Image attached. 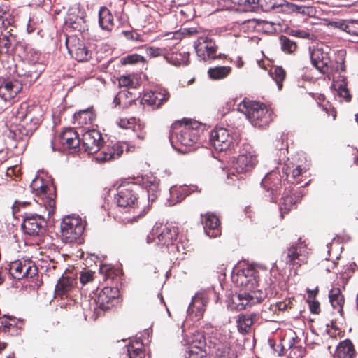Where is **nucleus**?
I'll use <instances>...</instances> for the list:
<instances>
[{"label":"nucleus","instance_id":"f257e3e1","mask_svg":"<svg viewBox=\"0 0 358 358\" xmlns=\"http://www.w3.org/2000/svg\"><path fill=\"white\" fill-rule=\"evenodd\" d=\"M204 131V126L200 122L185 120H178L171 124L169 138L176 148L192 147L196 144Z\"/></svg>","mask_w":358,"mask_h":358},{"label":"nucleus","instance_id":"f03ea898","mask_svg":"<svg viewBox=\"0 0 358 358\" xmlns=\"http://www.w3.org/2000/svg\"><path fill=\"white\" fill-rule=\"evenodd\" d=\"M140 189L141 187L134 182H124L118 187L115 196L117 206L133 213L134 219L143 216L149 210L145 201L139 199L138 192Z\"/></svg>","mask_w":358,"mask_h":358},{"label":"nucleus","instance_id":"7ed1b4c3","mask_svg":"<svg viewBox=\"0 0 358 358\" xmlns=\"http://www.w3.org/2000/svg\"><path fill=\"white\" fill-rule=\"evenodd\" d=\"M238 110L255 127L266 128L273 121V111L264 103L244 99L238 105Z\"/></svg>","mask_w":358,"mask_h":358},{"label":"nucleus","instance_id":"20e7f679","mask_svg":"<svg viewBox=\"0 0 358 358\" xmlns=\"http://www.w3.org/2000/svg\"><path fill=\"white\" fill-rule=\"evenodd\" d=\"M311 64L315 69L329 78L338 71H345L344 60L338 63L331 59L330 53L322 48H313L310 50Z\"/></svg>","mask_w":358,"mask_h":358},{"label":"nucleus","instance_id":"39448f33","mask_svg":"<svg viewBox=\"0 0 358 358\" xmlns=\"http://www.w3.org/2000/svg\"><path fill=\"white\" fill-rule=\"evenodd\" d=\"M178 235V227L170 224L157 223L147 237L148 243H153L160 248H167L173 245Z\"/></svg>","mask_w":358,"mask_h":358},{"label":"nucleus","instance_id":"423d86ee","mask_svg":"<svg viewBox=\"0 0 358 358\" xmlns=\"http://www.w3.org/2000/svg\"><path fill=\"white\" fill-rule=\"evenodd\" d=\"M31 188L36 196L41 199L48 215L54 213L55 209L56 189L50 181L36 176L31 183Z\"/></svg>","mask_w":358,"mask_h":358},{"label":"nucleus","instance_id":"0eeeda50","mask_svg":"<svg viewBox=\"0 0 358 358\" xmlns=\"http://www.w3.org/2000/svg\"><path fill=\"white\" fill-rule=\"evenodd\" d=\"M308 250L307 245L301 238L293 243L283 252L286 264L295 272L303 265L308 263Z\"/></svg>","mask_w":358,"mask_h":358},{"label":"nucleus","instance_id":"6e6552de","mask_svg":"<svg viewBox=\"0 0 358 358\" xmlns=\"http://www.w3.org/2000/svg\"><path fill=\"white\" fill-rule=\"evenodd\" d=\"M60 229L62 239L65 243H80L85 226L79 216L68 215L63 218L60 224Z\"/></svg>","mask_w":358,"mask_h":358},{"label":"nucleus","instance_id":"1a4fd4ad","mask_svg":"<svg viewBox=\"0 0 358 358\" xmlns=\"http://www.w3.org/2000/svg\"><path fill=\"white\" fill-rule=\"evenodd\" d=\"M197 57L202 61L209 62L221 59L222 55H217L218 45L216 42L208 36H201L194 43Z\"/></svg>","mask_w":358,"mask_h":358},{"label":"nucleus","instance_id":"9d476101","mask_svg":"<svg viewBox=\"0 0 358 358\" xmlns=\"http://www.w3.org/2000/svg\"><path fill=\"white\" fill-rule=\"evenodd\" d=\"M257 162V155L252 148L250 145L245 144L240 151L232 169L238 174L247 173L255 168Z\"/></svg>","mask_w":358,"mask_h":358},{"label":"nucleus","instance_id":"9b49d317","mask_svg":"<svg viewBox=\"0 0 358 358\" xmlns=\"http://www.w3.org/2000/svg\"><path fill=\"white\" fill-rule=\"evenodd\" d=\"M282 172L286 176V180L289 183L300 184L303 187L307 185L310 181H306L308 178V168L292 161L287 160L284 163Z\"/></svg>","mask_w":358,"mask_h":358},{"label":"nucleus","instance_id":"f8f14e48","mask_svg":"<svg viewBox=\"0 0 358 358\" xmlns=\"http://www.w3.org/2000/svg\"><path fill=\"white\" fill-rule=\"evenodd\" d=\"M266 297V294L260 289L243 291L234 295L232 298L234 307L241 310L253 305L261 303Z\"/></svg>","mask_w":358,"mask_h":358},{"label":"nucleus","instance_id":"ddd939ff","mask_svg":"<svg viewBox=\"0 0 358 358\" xmlns=\"http://www.w3.org/2000/svg\"><path fill=\"white\" fill-rule=\"evenodd\" d=\"M9 273L16 280L33 278L38 273V268L30 259H17L9 264Z\"/></svg>","mask_w":358,"mask_h":358},{"label":"nucleus","instance_id":"4468645a","mask_svg":"<svg viewBox=\"0 0 358 358\" xmlns=\"http://www.w3.org/2000/svg\"><path fill=\"white\" fill-rule=\"evenodd\" d=\"M234 281L240 287H245L248 292L259 289L260 287V276L252 267L238 270L236 275H233Z\"/></svg>","mask_w":358,"mask_h":358},{"label":"nucleus","instance_id":"2eb2a0df","mask_svg":"<svg viewBox=\"0 0 358 358\" xmlns=\"http://www.w3.org/2000/svg\"><path fill=\"white\" fill-rule=\"evenodd\" d=\"M46 226L47 222L43 215L25 213L22 229L31 236H41L45 232Z\"/></svg>","mask_w":358,"mask_h":358},{"label":"nucleus","instance_id":"dca6fc26","mask_svg":"<svg viewBox=\"0 0 358 358\" xmlns=\"http://www.w3.org/2000/svg\"><path fill=\"white\" fill-rule=\"evenodd\" d=\"M262 186L271 202L276 203L282 190V179L279 172L272 171L262 179Z\"/></svg>","mask_w":358,"mask_h":358},{"label":"nucleus","instance_id":"f3484780","mask_svg":"<svg viewBox=\"0 0 358 358\" xmlns=\"http://www.w3.org/2000/svg\"><path fill=\"white\" fill-rule=\"evenodd\" d=\"M80 145V138L73 129H67L52 141L53 150L76 149Z\"/></svg>","mask_w":358,"mask_h":358},{"label":"nucleus","instance_id":"a211bd4d","mask_svg":"<svg viewBox=\"0 0 358 358\" xmlns=\"http://www.w3.org/2000/svg\"><path fill=\"white\" fill-rule=\"evenodd\" d=\"M77 278L73 275L63 274L57 280L55 288V298L71 299L77 289Z\"/></svg>","mask_w":358,"mask_h":358},{"label":"nucleus","instance_id":"6ab92c4d","mask_svg":"<svg viewBox=\"0 0 358 358\" xmlns=\"http://www.w3.org/2000/svg\"><path fill=\"white\" fill-rule=\"evenodd\" d=\"M119 296V288L108 285L99 292L95 301L97 307L105 311L115 306L118 303Z\"/></svg>","mask_w":358,"mask_h":358},{"label":"nucleus","instance_id":"aec40b11","mask_svg":"<svg viewBox=\"0 0 358 358\" xmlns=\"http://www.w3.org/2000/svg\"><path fill=\"white\" fill-rule=\"evenodd\" d=\"M210 142L219 151H224L234 146L233 137L229 131L223 127H215L210 134Z\"/></svg>","mask_w":358,"mask_h":358},{"label":"nucleus","instance_id":"412c9836","mask_svg":"<svg viewBox=\"0 0 358 358\" xmlns=\"http://www.w3.org/2000/svg\"><path fill=\"white\" fill-rule=\"evenodd\" d=\"M216 293L213 290H208L203 292L197 293L192 300L189 306L187 312L190 316L196 317L197 320L201 318L206 310V306L211 296H215Z\"/></svg>","mask_w":358,"mask_h":358},{"label":"nucleus","instance_id":"4be33fe9","mask_svg":"<svg viewBox=\"0 0 358 358\" xmlns=\"http://www.w3.org/2000/svg\"><path fill=\"white\" fill-rule=\"evenodd\" d=\"M103 143V138L98 130L89 129L83 134L80 146L91 155L98 152Z\"/></svg>","mask_w":358,"mask_h":358},{"label":"nucleus","instance_id":"5701e85b","mask_svg":"<svg viewBox=\"0 0 358 358\" xmlns=\"http://www.w3.org/2000/svg\"><path fill=\"white\" fill-rule=\"evenodd\" d=\"M16 117L18 119L33 121L40 125L43 120V110L40 106L36 104L29 105L27 102H23L20 105L16 112Z\"/></svg>","mask_w":358,"mask_h":358},{"label":"nucleus","instance_id":"b1692460","mask_svg":"<svg viewBox=\"0 0 358 358\" xmlns=\"http://www.w3.org/2000/svg\"><path fill=\"white\" fill-rule=\"evenodd\" d=\"M66 47L70 55L78 62L88 61L92 56V52L88 50L84 43L76 38L66 39Z\"/></svg>","mask_w":358,"mask_h":358},{"label":"nucleus","instance_id":"393cba45","mask_svg":"<svg viewBox=\"0 0 358 358\" xmlns=\"http://www.w3.org/2000/svg\"><path fill=\"white\" fill-rule=\"evenodd\" d=\"M98 152L97 161L105 162L119 158L124 152V146L120 143L102 145Z\"/></svg>","mask_w":358,"mask_h":358},{"label":"nucleus","instance_id":"a878e982","mask_svg":"<svg viewBox=\"0 0 358 358\" xmlns=\"http://www.w3.org/2000/svg\"><path fill=\"white\" fill-rule=\"evenodd\" d=\"M194 336L196 338L188 347L185 355V358H206L207 352L204 349L206 346L204 336L202 334H197Z\"/></svg>","mask_w":358,"mask_h":358},{"label":"nucleus","instance_id":"bb28decb","mask_svg":"<svg viewBox=\"0 0 358 358\" xmlns=\"http://www.w3.org/2000/svg\"><path fill=\"white\" fill-rule=\"evenodd\" d=\"M116 124L119 127L124 129H132L136 133L137 138L143 141L146 138V132L144 125L140 122V120L136 117H120Z\"/></svg>","mask_w":358,"mask_h":358},{"label":"nucleus","instance_id":"cd10ccee","mask_svg":"<svg viewBox=\"0 0 358 358\" xmlns=\"http://www.w3.org/2000/svg\"><path fill=\"white\" fill-rule=\"evenodd\" d=\"M22 85L17 80H5L0 85V97L5 101L14 99L22 90Z\"/></svg>","mask_w":358,"mask_h":358},{"label":"nucleus","instance_id":"c85d7f7f","mask_svg":"<svg viewBox=\"0 0 358 358\" xmlns=\"http://www.w3.org/2000/svg\"><path fill=\"white\" fill-rule=\"evenodd\" d=\"M169 98V93L164 90H160L144 93L142 100L152 106L153 109H156L166 102Z\"/></svg>","mask_w":358,"mask_h":358},{"label":"nucleus","instance_id":"c756f323","mask_svg":"<svg viewBox=\"0 0 358 358\" xmlns=\"http://www.w3.org/2000/svg\"><path fill=\"white\" fill-rule=\"evenodd\" d=\"M100 272L106 281L111 282L110 286L113 287H118V285L122 284L123 275L122 269L111 265L103 264L100 267Z\"/></svg>","mask_w":358,"mask_h":358},{"label":"nucleus","instance_id":"7c9ffc66","mask_svg":"<svg viewBox=\"0 0 358 358\" xmlns=\"http://www.w3.org/2000/svg\"><path fill=\"white\" fill-rule=\"evenodd\" d=\"M204 217L203 221V228L206 234L210 238H215L220 234V222L218 217L212 213H207L205 215L201 214Z\"/></svg>","mask_w":358,"mask_h":358},{"label":"nucleus","instance_id":"2f4dec72","mask_svg":"<svg viewBox=\"0 0 358 358\" xmlns=\"http://www.w3.org/2000/svg\"><path fill=\"white\" fill-rule=\"evenodd\" d=\"M124 349L128 358H150V355L146 353L144 344L140 339L130 341Z\"/></svg>","mask_w":358,"mask_h":358},{"label":"nucleus","instance_id":"473e14b6","mask_svg":"<svg viewBox=\"0 0 358 358\" xmlns=\"http://www.w3.org/2000/svg\"><path fill=\"white\" fill-rule=\"evenodd\" d=\"M293 339L286 334L278 342L274 339H268L269 352L274 357H280L286 355L287 347H290L289 342Z\"/></svg>","mask_w":358,"mask_h":358},{"label":"nucleus","instance_id":"72a5a7b5","mask_svg":"<svg viewBox=\"0 0 358 358\" xmlns=\"http://www.w3.org/2000/svg\"><path fill=\"white\" fill-rule=\"evenodd\" d=\"M257 319L258 315L255 313L239 314L236 320L238 331L242 334H248Z\"/></svg>","mask_w":358,"mask_h":358},{"label":"nucleus","instance_id":"f704fd0d","mask_svg":"<svg viewBox=\"0 0 358 358\" xmlns=\"http://www.w3.org/2000/svg\"><path fill=\"white\" fill-rule=\"evenodd\" d=\"M288 336L292 337L290 341V347H287L286 355L288 358H303L306 354V349L301 345V341L294 331L288 333Z\"/></svg>","mask_w":358,"mask_h":358},{"label":"nucleus","instance_id":"c9c22d12","mask_svg":"<svg viewBox=\"0 0 358 358\" xmlns=\"http://www.w3.org/2000/svg\"><path fill=\"white\" fill-rule=\"evenodd\" d=\"M99 25L103 31L107 33H110L114 29V17L106 6H101L99 8Z\"/></svg>","mask_w":358,"mask_h":358},{"label":"nucleus","instance_id":"e433bc0d","mask_svg":"<svg viewBox=\"0 0 358 358\" xmlns=\"http://www.w3.org/2000/svg\"><path fill=\"white\" fill-rule=\"evenodd\" d=\"M17 35L13 33V29L6 32H1L0 34V53H9L14 49V46L17 43Z\"/></svg>","mask_w":358,"mask_h":358},{"label":"nucleus","instance_id":"4c0bfd02","mask_svg":"<svg viewBox=\"0 0 358 358\" xmlns=\"http://www.w3.org/2000/svg\"><path fill=\"white\" fill-rule=\"evenodd\" d=\"M355 355L354 345L350 339L340 342L336 348V357L337 358H354Z\"/></svg>","mask_w":358,"mask_h":358},{"label":"nucleus","instance_id":"58836bf2","mask_svg":"<svg viewBox=\"0 0 358 358\" xmlns=\"http://www.w3.org/2000/svg\"><path fill=\"white\" fill-rule=\"evenodd\" d=\"M189 52L186 51L172 52L171 53L167 52L166 56H165V59L169 63L176 66L181 65L186 66L189 64Z\"/></svg>","mask_w":358,"mask_h":358},{"label":"nucleus","instance_id":"ea45409f","mask_svg":"<svg viewBox=\"0 0 358 358\" xmlns=\"http://www.w3.org/2000/svg\"><path fill=\"white\" fill-rule=\"evenodd\" d=\"M20 321L15 317L3 316L0 317V330L10 334H17Z\"/></svg>","mask_w":358,"mask_h":358},{"label":"nucleus","instance_id":"a19ab883","mask_svg":"<svg viewBox=\"0 0 358 358\" xmlns=\"http://www.w3.org/2000/svg\"><path fill=\"white\" fill-rule=\"evenodd\" d=\"M14 23V17L10 6H0V29L6 31Z\"/></svg>","mask_w":358,"mask_h":358},{"label":"nucleus","instance_id":"79ce46f5","mask_svg":"<svg viewBox=\"0 0 358 358\" xmlns=\"http://www.w3.org/2000/svg\"><path fill=\"white\" fill-rule=\"evenodd\" d=\"M348 82L345 76H340L338 79H333V86L337 91L340 97H343L346 101L351 100V95L347 87Z\"/></svg>","mask_w":358,"mask_h":358},{"label":"nucleus","instance_id":"37998d69","mask_svg":"<svg viewBox=\"0 0 358 358\" xmlns=\"http://www.w3.org/2000/svg\"><path fill=\"white\" fill-rule=\"evenodd\" d=\"M76 120L80 124H91L96 120V114L92 107L86 110H80L74 115Z\"/></svg>","mask_w":358,"mask_h":358},{"label":"nucleus","instance_id":"c03bdc74","mask_svg":"<svg viewBox=\"0 0 358 358\" xmlns=\"http://www.w3.org/2000/svg\"><path fill=\"white\" fill-rule=\"evenodd\" d=\"M329 301L334 309L343 310L345 299L339 287H333L329 294Z\"/></svg>","mask_w":358,"mask_h":358},{"label":"nucleus","instance_id":"a18cd8bd","mask_svg":"<svg viewBox=\"0 0 358 358\" xmlns=\"http://www.w3.org/2000/svg\"><path fill=\"white\" fill-rule=\"evenodd\" d=\"M276 306L273 304L264 303L260 313L261 317L267 322H273L278 317Z\"/></svg>","mask_w":358,"mask_h":358},{"label":"nucleus","instance_id":"49530a36","mask_svg":"<svg viewBox=\"0 0 358 358\" xmlns=\"http://www.w3.org/2000/svg\"><path fill=\"white\" fill-rule=\"evenodd\" d=\"M231 72V68L230 66H222L210 68L208 74L213 80H221L227 78Z\"/></svg>","mask_w":358,"mask_h":358},{"label":"nucleus","instance_id":"de8ad7c7","mask_svg":"<svg viewBox=\"0 0 358 358\" xmlns=\"http://www.w3.org/2000/svg\"><path fill=\"white\" fill-rule=\"evenodd\" d=\"M319 107L320 109L319 115L322 122H332L336 119V110L329 103L319 106Z\"/></svg>","mask_w":358,"mask_h":358},{"label":"nucleus","instance_id":"09e8293b","mask_svg":"<svg viewBox=\"0 0 358 358\" xmlns=\"http://www.w3.org/2000/svg\"><path fill=\"white\" fill-rule=\"evenodd\" d=\"M215 347H217L215 352L217 358H237L236 353L231 350L228 343H215Z\"/></svg>","mask_w":358,"mask_h":358},{"label":"nucleus","instance_id":"8fccbe9b","mask_svg":"<svg viewBox=\"0 0 358 358\" xmlns=\"http://www.w3.org/2000/svg\"><path fill=\"white\" fill-rule=\"evenodd\" d=\"M241 12H255L258 10L257 0H232Z\"/></svg>","mask_w":358,"mask_h":358},{"label":"nucleus","instance_id":"3c124183","mask_svg":"<svg viewBox=\"0 0 358 358\" xmlns=\"http://www.w3.org/2000/svg\"><path fill=\"white\" fill-rule=\"evenodd\" d=\"M279 42L282 51L286 54H294L298 49L296 42L286 36L281 35L279 37Z\"/></svg>","mask_w":358,"mask_h":358},{"label":"nucleus","instance_id":"603ef678","mask_svg":"<svg viewBox=\"0 0 358 358\" xmlns=\"http://www.w3.org/2000/svg\"><path fill=\"white\" fill-rule=\"evenodd\" d=\"M270 75L277 84L279 90L283 87V81L286 78V71L281 66H275L270 71Z\"/></svg>","mask_w":358,"mask_h":358},{"label":"nucleus","instance_id":"864d4df0","mask_svg":"<svg viewBox=\"0 0 358 358\" xmlns=\"http://www.w3.org/2000/svg\"><path fill=\"white\" fill-rule=\"evenodd\" d=\"M8 136L17 141L24 140L25 138H29L31 136L20 122L15 128L9 130Z\"/></svg>","mask_w":358,"mask_h":358},{"label":"nucleus","instance_id":"5fc2aeb1","mask_svg":"<svg viewBox=\"0 0 358 358\" xmlns=\"http://www.w3.org/2000/svg\"><path fill=\"white\" fill-rule=\"evenodd\" d=\"M287 8L296 13H301L303 15H313L315 13V9L313 6L297 5L292 3H287Z\"/></svg>","mask_w":358,"mask_h":358},{"label":"nucleus","instance_id":"6e6d98bb","mask_svg":"<svg viewBox=\"0 0 358 358\" xmlns=\"http://www.w3.org/2000/svg\"><path fill=\"white\" fill-rule=\"evenodd\" d=\"M296 301L294 298H287L282 301H279L275 303L278 315L281 312L289 311L293 309L295 306Z\"/></svg>","mask_w":358,"mask_h":358},{"label":"nucleus","instance_id":"4d7b16f0","mask_svg":"<svg viewBox=\"0 0 358 358\" xmlns=\"http://www.w3.org/2000/svg\"><path fill=\"white\" fill-rule=\"evenodd\" d=\"M335 28H338L351 35L356 36L357 32L356 30L352 29V23H347L345 20H341L338 21L333 22L331 24Z\"/></svg>","mask_w":358,"mask_h":358},{"label":"nucleus","instance_id":"13d9d810","mask_svg":"<svg viewBox=\"0 0 358 358\" xmlns=\"http://www.w3.org/2000/svg\"><path fill=\"white\" fill-rule=\"evenodd\" d=\"M294 204V199L291 196H286L282 198V201L280 203V210L281 213H287L292 206Z\"/></svg>","mask_w":358,"mask_h":358},{"label":"nucleus","instance_id":"bf43d9fd","mask_svg":"<svg viewBox=\"0 0 358 358\" xmlns=\"http://www.w3.org/2000/svg\"><path fill=\"white\" fill-rule=\"evenodd\" d=\"M143 61V57L137 54L129 55L121 59V62L123 64H134Z\"/></svg>","mask_w":358,"mask_h":358},{"label":"nucleus","instance_id":"052dcab7","mask_svg":"<svg viewBox=\"0 0 358 358\" xmlns=\"http://www.w3.org/2000/svg\"><path fill=\"white\" fill-rule=\"evenodd\" d=\"M258 1V8L260 7L261 9L264 12H268L275 8V4L274 0H257Z\"/></svg>","mask_w":358,"mask_h":358},{"label":"nucleus","instance_id":"680f3d73","mask_svg":"<svg viewBox=\"0 0 358 358\" xmlns=\"http://www.w3.org/2000/svg\"><path fill=\"white\" fill-rule=\"evenodd\" d=\"M20 120H21V124L24 127V128H26L30 136H31L39 127V124L34 122L33 121H29L25 119Z\"/></svg>","mask_w":358,"mask_h":358},{"label":"nucleus","instance_id":"e2e57ef3","mask_svg":"<svg viewBox=\"0 0 358 358\" xmlns=\"http://www.w3.org/2000/svg\"><path fill=\"white\" fill-rule=\"evenodd\" d=\"M148 54L152 57L162 55L165 58V56L167 55V52L165 48L151 46L148 48Z\"/></svg>","mask_w":358,"mask_h":358},{"label":"nucleus","instance_id":"0e129e2a","mask_svg":"<svg viewBox=\"0 0 358 358\" xmlns=\"http://www.w3.org/2000/svg\"><path fill=\"white\" fill-rule=\"evenodd\" d=\"M94 280V273L91 271H83L80 273V281L83 285H85Z\"/></svg>","mask_w":358,"mask_h":358},{"label":"nucleus","instance_id":"69168bd1","mask_svg":"<svg viewBox=\"0 0 358 358\" xmlns=\"http://www.w3.org/2000/svg\"><path fill=\"white\" fill-rule=\"evenodd\" d=\"M249 22L255 23L256 26H262V28L265 29L266 31H270L273 29V26L275 25L274 23L270 22L268 21L263 20H250L248 21Z\"/></svg>","mask_w":358,"mask_h":358},{"label":"nucleus","instance_id":"338daca9","mask_svg":"<svg viewBox=\"0 0 358 358\" xmlns=\"http://www.w3.org/2000/svg\"><path fill=\"white\" fill-rule=\"evenodd\" d=\"M310 310L312 313L318 314L320 312V304L316 299L307 300Z\"/></svg>","mask_w":358,"mask_h":358},{"label":"nucleus","instance_id":"774afa93","mask_svg":"<svg viewBox=\"0 0 358 358\" xmlns=\"http://www.w3.org/2000/svg\"><path fill=\"white\" fill-rule=\"evenodd\" d=\"M120 87H130L133 85V80L130 76H122L118 79Z\"/></svg>","mask_w":358,"mask_h":358}]
</instances>
